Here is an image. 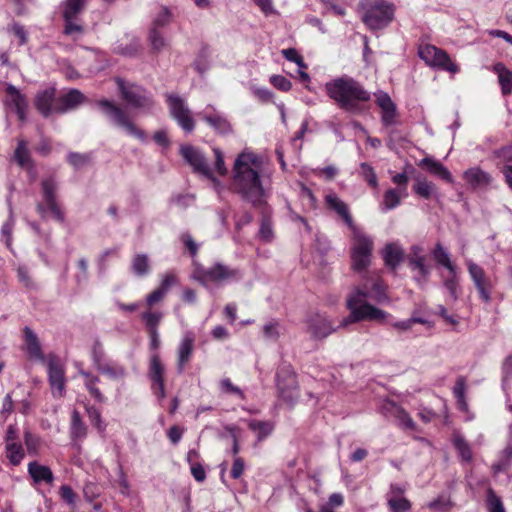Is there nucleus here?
<instances>
[{"mask_svg":"<svg viewBox=\"0 0 512 512\" xmlns=\"http://www.w3.org/2000/svg\"><path fill=\"white\" fill-rule=\"evenodd\" d=\"M147 376L151 385L165 383V367L161 362L159 353L150 355Z\"/></svg>","mask_w":512,"mask_h":512,"instance_id":"30","label":"nucleus"},{"mask_svg":"<svg viewBox=\"0 0 512 512\" xmlns=\"http://www.w3.org/2000/svg\"><path fill=\"white\" fill-rule=\"evenodd\" d=\"M221 390L228 394H234L239 396L241 399H245L243 391L232 383L229 378L222 379L220 382Z\"/></svg>","mask_w":512,"mask_h":512,"instance_id":"61","label":"nucleus"},{"mask_svg":"<svg viewBox=\"0 0 512 512\" xmlns=\"http://www.w3.org/2000/svg\"><path fill=\"white\" fill-rule=\"evenodd\" d=\"M373 239L354 226V271H363L371 264Z\"/></svg>","mask_w":512,"mask_h":512,"instance_id":"14","label":"nucleus"},{"mask_svg":"<svg viewBox=\"0 0 512 512\" xmlns=\"http://www.w3.org/2000/svg\"><path fill=\"white\" fill-rule=\"evenodd\" d=\"M376 103L381 108V122L383 126L390 127L395 125L397 123L398 112L391 97L387 93L381 92L376 95Z\"/></svg>","mask_w":512,"mask_h":512,"instance_id":"24","label":"nucleus"},{"mask_svg":"<svg viewBox=\"0 0 512 512\" xmlns=\"http://www.w3.org/2000/svg\"><path fill=\"white\" fill-rule=\"evenodd\" d=\"M178 282V279L174 273H166L162 280L160 285L157 287L164 295L168 293L170 288L174 285H176Z\"/></svg>","mask_w":512,"mask_h":512,"instance_id":"64","label":"nucleus"},{"mask_svg":"<svg viewBox=\"0 0 512 512\" xmlns=\"http://www.w3.org/2000/svg\"><path fill=\"white\" fill-rule=\"evenodd\" d=\"M387 286L378 273L367 278L361 287H354V295L369 298L377 303H383L388 300L386 293Z\"/></svg>","mask_w":512,"mask_h":512,"instance_id":"15","label":"nucleus"},{"mask_svg":"<svg viewBox=\"0 0 512 512\" xmlns=\"http://www.w3.org/2000/svg\"><path fill=\"white\" fill-rule=\"evenodd\" d=\"M406 487L392 483L386 494L387 507L389 512H410L411 501L405 497Z\"/></svg>","mask_w":512,"mask_h":512,"instance_id":"18","label":"nucleus"},{"mask_svg":"<svg viewBox=\"0 0 512 512\" xmlns=\"http://www.w3.org/2000/svg\"><path fill=\"white\" fill-rule=\"evenodd\" d=\"M151 269L149 257L146 254H136L131 260V271L138 277L149 274Z\"/></svg>","mask_w":512,"mask_h":512,"instance_id":"41","label":"nucleus"},{"mask_svg":"<svg viewBox=\"0 0 512 512\" xmlns=\"http://www.w3.org/2000/svg\"><path fill=\"white\" fill-rule=\"evenodd\" d=\"M308 333L313 339H324L336 331L332 323L323 315L316 313L310 316L307 321Z\"/></svg>","mask_w":512,"mask_h":512,"instance_id":"21","label":"nucleus"},{"mask_svg":"<svg viewBox=\"0 0 512 512\" xmlns=\"http://www.w3.org/2000/svg\"><path fill=\"white\" fill-rule=\"evenodd\" d=\"M398 421L399 424L407 430L415 431L416 430V424L409 415V413L402 407L399 408V410L396 412V414L393 416Z\"/></svg>","mask_w":512,"mask_h":512,"instance_id":"54","label":"nucleus"},{"mask_svg":"<svg viewBox=\"0 0 512 512\" xmlns=\"http://www.w3.org/2000/svg\"><path fill=\"white\" fill-rule=\"evenodd\" d=\"M66 160L74 169H80L90 164L91 153L70 152L68 153Z\"/></svg>","mask_w":512,"mask_h":512,"instance_id":"50","label":"nucleus"},{"mask_svg":"<svg viewBox=\"0 0 512 512\" xmlns=\"http://www.w3.org/2000/svg\"><path fill=\"white\" fill-rule=\"evenodd\" d=\"M493 71L498 76L502 94L504 96L510 95L512 93V71L501 62L493 66Z\"/></svg>","mask_w":512,"mask_h":512,"instance_id":"35","label":"nucleus"},{"mask_svg":"<svg viewBox=\"0 0 512 512\" xmlns=\"http://www.w3.org/2000/svg\"><path fill=\"white\" fill-rule=\"evenodd\" d=\"M84 94L75 88L69 89L66 93L57 97L55 103V114H64L68 111L76 109L79 105L84 103Z\"/></svg>","mask_w":512,"mask_h":512,"instance_id":"23","label":"nucleus"},{"mask_svg":"<svg viewBox=\"0 0 512 512\" xmlns=\"http://www.w3.org/2000/svg\"><path fill=\"white\" fill-rule=\"evenodd\" d=\"M464 179L473 188L488 185L491 181L490 175L478 167L465 171Z\"/></svg>","mask_w":512,"mask_h":512,"instance_id":"38","label":"nucleus"},{"mask_svg":"<svg viewBox=\"0 0 512 512\" xmlns=\"http://www.w3.org/2000/svg\"><path fill=\"white\" fill-rule=\"evenodd\" d=\"M92 361L96 367L99 368V365H103L105 361V352L103 350L102 344L99 341H96L92 347Z\"/></svg>","mask_w":512,"mask_h":512,"instance_id":"60","label":"nucleus"},{"mask_svg":"<svg viewBox=\"0 0 512 512\" xmlns=\"http://www.w3.org/2000/svg\"><path fill=\"white\" fill-rule=\"evenodd\" d=\"M46 365L52 395L54 398H61L66 390L65 367L54 353L48 354Z\"/></svg>","mask_w":512,"mask_h":512,"instance_id":"13","label":"nucleus"},{"mask_svg":"<svg viewBox=\"0 0 512 512\" xmlns=\"http://www.w3.org/2000/svg\"><path fill=\"white\" fill-rule=\"evenodd\" d=\"M163 319V314L157 311H145L141 314V320L145 324V328L149 337V348L153 353H158L161 341L158 332L159 325Z\"/></svg>","mask_w":512,"mask_h":512,"instance_id":"17","label":"nucleus"},{"mask_svg":"<svg viewBox=\"0 0 512 512\" xmlns=\"http://www.w3.org/2000/svg\"><path fill=\"white\" fill-rule=\"evenodd\" d=\"M381 256L385 267L391 272H396L399 265L403 262L405 254L400 245L391 242L384 246Z\"/></svg>","mask_w":512,"mask_h":512,"instance_id":"25","label":"nucleus"},{"mask_svg":"<svg viewBox=\"0 0 512 512\" xmlns=\"http://www.w3.org/2000/svg\"><path fill=\"white\" fill-rule=\"evenodd\" d=\"M57 188L54 176L46 177L41 181L42 201L36 204V211L43 220L52 218L58 223H63L65 212L57 200Z\"/></svg>","mask_w":512,"mask_h":512,"instance_id":"3","label":"nucleus"},{"mask_svg":"<svg viewBox=\"0 0 512 512\" xmlns=\"http://www.w3.org/2000/svg\"><path fill=\"white\" fill-rule=\"evenodd\" d=\"M80 375L84 377V386L89 394L99 403L106 402L107 398L97 386L100 383V378L84 370L80 371Z\"/></svg>","mask_w":512,"mask_h":512,"instance_id":"34","label":"nucleus"},{"mask_svg":"<svg viewBox=\"0 0 512 512\" xmlns=\"http://www.w3.org/2000/svg\"><path fill=\"white\" fill-rule=\"evenodd\" d=\"M96 104L114 125L125 129L129 135L138 139L143 140L145 138L144 131L133 123L127 112L119 105L108 99H101Z\"/></svg>","mask_w":512,"mask_h":512,"instance_id":"5","label":"nucleus"},{"mask_svg":"<svg viewBox=\"0 0 512 512\" xmlns=\"http://www.w3.org/2000/svg\"><path fill=\"white\" fill-rule=\"evenodd\" d=\"M180 152L182 157L187 163H189V165L193 167L195 172L204 175L206 178L215 183H218V180L214 176L205 157L197 148L191 145H186L181 147Z\"/></svg>","mask_w":512,"mask_h":512,"instance_id":"16","label":"nucleus"},{"mask_svg":"<svg viewBox=\"0 0 512 512\" xmlns=\"http://www.w3.org/2000/svg\"><path fill=\"white\" fill-rule=\"evenodd\" d=\"M88 427L83 421L78 410L74 409L71 413L69 435L72 442L83 441L87 436Z\"/></svg>","mask_w":512,"mask_h":512,"instance_id":"32","label":"nucleus"},{"mask_svg":"<svg viewBox=\"0 0 512 512\" xmlns=\"http://www.w3.org/2000/svg\"><path fill=\"white\" fill-rule=\"evenodd\" d=\"M97 370L103 375H106L114 380L124 378L126 375V370L122 365L111 361H106L103 365H99Z\"/></svg>","mask_w":512,"mask_h":512,"instance_id":"46","label":"nucleus"},{"mask_svg":"<svg viewBox=\"0 0 512 512\" xmlns=\"http://www.w3.org/2000/svg\"><path fill=\"white\" fill-rule=\"evenodd\" d=\"M6 93L9 97V102L13 105L14 110H20L21 107H27L26 97L14 86L9 84L6 87Z\"/></svg>","mask_w":512,"mask_h":512,"instance_id":"47","label":"nucleus"},{"mask_svg":"<svg viewBox=\"0 0 512 512\" xmlns=\"http://www.w3.org/2000/svg\"><path fill=\"white\" fill-rule=\"evenodd\" d=\"M466 266L480 300L484 303H490L497 285V278L488 275L482 266L472 260H467Z\"/></svg>","mask_w":512,"mask_h":512,"instance_id":"8","label":"nucleus"},{"mask_svg":"<svg viewBox=\"0 0 512 512\" xmlns=\"http://www.w3.org/2000/svg\"><path fill=\"white\" fill-rule=\"evenodd\" d=\"M121 98L134 108H151L154 105L152 95L142 86L115 78Z\"/></svg>","mask_w":512,"mask_h":512,"instance_id":"7","label":"nucleus"},{"mask_svg":"<svg viewBox=\"0 0 512 512\" xmlns=\"http://www.w3.org/2000/svg\"><path fill=\"white\" fill-rule=\"evenodd\" d=\"M452 443L463 461H472L473 453L471 447L462 435L454 434L452 437Z\"/></svg>","mask_w":512,"mask_h":512,"instance_id":"43","label":"nucleus"},{"mask_svg":"<svg viewBox=\"0 0 512 512\" xmlns=\"http://www.w3.org/2000/svg\"><path fill=\"white\" fill-rule=\"evenodd\" d=\"M14 412V401L11 393H7L3 398L0 415L6 420Z\"/></svg>","mask_w":512,"mask_h":512,"instance_id":"63","label":"nucleus"},{"mask_svg":"<svg viewBox=\"0 0 512 512\" xmlns=\"http://www.w3.org/2000/svg\"><path fill=\"white\" fill-rule=\"evenodd\" d=\"M28 474L35 484L45 483L52 485L54 482V474L49 466L42 465L37 461L28 464Z\"/></svg>","mask_w":512,"mask_h":512,"instance_id":"28","label":"nucleus"},{"mask_svg":"<svg viewBox=\"0 0 512 512\" xmlns=\"http://www.w3.org/2000/svg\"><path fill=\"white\" fill-rule=\"evenodd\" d=\"M329 98L342 110H352V79L338 77L325 84Z\"/></svg>","mask_w":512,"mask_h":512,"instance_id":"9","label":"nucleus"},{"mask_svg":"<svg viewBox=\"0 0 512 512\" xmlns=\"http://www.w3.org/2000/svg\"><path fill=\"white\" fill-rule=\"evenodd\" d=\"M412 254L408 257V266L411 270H417L422 278H427L430 274V267L426 264V256L422 254V248L413 246Z\"/></svg>","mask_w":512,"mask_h":512,"instance_id":"31","label":"nucleus"},{"mask_svg":"<svg viewBox=\"0 0 512 512\" xmlns=\"http://www.w3.org/2000/svg\"><path fill=\"white\" fill-rule=\"evenodd\" d=\"M383 204L387 210L394 209L400 204V196L395 189H388L384 193Z\"/></svg>","mask_w":512,"mask_h":512,"instance_id":"58","label":"nucleus"},{"mask_svg":"<svg viewBox=\"0 0 512 512\" xmlns=\"http://www.w3.org/2000/svg\"><path fill=\"white\" fill-rule=\"evenodd\" d=\"M487 508L489 512H505L502 500L492 488L487 489Z\"/></svg>","mask_w":512,"mask_h":512,"instance_id":"51","label":"nucleus"},{"mask_svg":"<svg viewBox=\"0 0 512 512\" xmlns=\"http://www.w3.org/2000/svg\"><path fill=\"white\" fill-rule=\"evenodd\" d=\"M195 337L191 333L185 334L177 348V371L182 373L190 362L194 351Z\"/></svg>","mask_w":512,"mask_h":512,"instance_id":"26","label":"nucleus"},{"mask_svg":"<svg viewBox=\"0 0 512 512\" xmlns=\"http://www.w3.org/2000/svg\"><path fill=\"white\" fill-rule=\"evenodd\" d=\"M270 83L278 90L288 92L292 88L291 81L282 75H272Z\"/></svg>","mask_w":512,"mask_h":512,"instance_id":"59","label":"nucleus"},{"mask_svg":"<svg viewBox=\"0 0 512 512\" xmlns=\"http://www.w3.org/2000/svg\"><path fill=\"white\" fill-rule=\"evenodd\" d=\"M255 208L258 209L261 214L259 237L264 242H271L274 236L272 229L271 209L268 203H266L263 207Z\"/></svg>","mask_w":512,"mask_h":512,"instance_id":"33","label":"nucleus"},{"mask_svg":"<svg viewBox=\"0 0 512 512\" xmlns=\"http://www.w3.org/2000/svg\"><path fill=\"white\" fill-rule=\"evenodd\" d=\"M86 411L91 424L99 431L103 432L106 425L102 421L101 413L95 406H87Z\"/></svg>","mask_w":512,"mask_h":512,"instance_id":"53","label":"nucleus"},{"mask_svg":"<svg viewBox=\"0 0 512 512\" xmlns=\"http://www.w3.org/2000/svg\"><path fill=\"white\" fill-rule=\"evenodd\" d=\"M451 498L447 495H439L436 499L427 504V508L435 512H449L453 507Z\"/></svg>","mask_w":512,"mask_h":512,"instance_id":"48","label":"nucleus"},{"mask_svg":"<svg viewBox=\"0 0 512 512\" xmlns=\"http://www.w3.org/2000/svg\"><path fill=\"white\" fill-rule=\"evenodd\" d=\"M203 120L211 126L216 133L228 134L232 131L230 122L221 114H203Z\"/></svg>","mask_w":512,"mask_h":512,"instance_id":"37","label":"nucleus"},{"mask_svg":"<svg viewBox=\"0 0 512 512\" xmlns=\"http://www.w3.org/2000/svg\"><path fill=\"white\" fill-rule=\"evenodd\" d=\"M466 378L464 376H459L456 379L455 385L453 387V395L456 398L457 408L461 412L467 413L469 411V406L466 400Z\"/></svg>","mask_w":512,"mask_h":512,"instance_id":"39","label":"nucleus"},{"mask_svg":"<svg viewBox=\"0 0 512 512\" xmlns=\"http://www.w3.org/2000/svg\"><path fill=\"white\" fill-rule=\"evenodd\" d=\"M388 316V312L377 308L368 302L357 304L354 300V323L361 321H372L379 324H384Z\"/></svg>","mask_w":512,"mask_h":512,"instance_id":"19","label":"nucleus"},{"mask_svg":"<svg viewBox=\"0 0 512 512\" xmlns=\"http://www.w3.org/2000/svg\"><path fill=\"white\" fill-rule=\"evenodd\" d=\"M149 40L152 49L156 52H159L165 46V40L160 34L159 30L151 29L149 32Z\"/></svg>","mask_w":512,"mask_h":512,"instance_id":"62","label":"nucleus"},{"mask_svg":"<svg viewBox=\"0 0 512 512\" xmlns=\"http://www.w3.org/2000/svg\"><path fill=\"white\" fill-rule=\"evenodd\" d=\"M248 428L257 433V440L261 442L273 432L275 425L272 421L252 419L248 422Z\"/></svg>","mask_w":512,"mask_h":512,"instance_id":"40","label":"nucleus"},{"mask_svg":"<svg viewBox=\"0 0 512 512\" xmlns=\"http://www.w3.org/2000/svg\"><path fill=\"white\" fill-rule=\"evenodd\" d=\"M415 194L428 200L432 197L433 192L436 190V186L426 178L417 177L416 183L412 187Z\"/></svg>","mask_w":512,"mask_h":512,"instance_id":"45","label":"nucleus"},{"mask_svg":"<svg viewBox=\"0 0 512 512\" xmlns=\"http://www.w3.org/2000/svg\"><path fill=\"white\" fill-rule=\"evenodd\" d=\"M23 438L28 453L30 455H37L42 444L41 438L30 430L24 431Z\"/></svg>","mask_w":512,"mask_h":512,"instance_id":"49","label":"nucleus"},{"mask_svg":"<svg viewBox=\"0 0 512 512\" xmlns=\"http://www.w3.org/2000/svg\"><path fill=\"white\" fill-rule=\"evenodd\" d=\"M23 338L29 358L42 363L47 362L37 335L28 326L23 329Z\"/></svg>","mask_w":512,"mask_h":512,"instance_id":"27","label":"nucleus"},{"mask_svg":"<svg viewBox=\"0 0 512 512\" xmlns=\"http://www.w3.org/2000/svg\"><path fill=\"white\" fill-rule=\"evenodd\" d=\"M6 458L13 466H18L25 457V451L20 442L5 445Z\"/></svg>","mask_w":512,"mask_h":512,"instance_id":"44","label":"nucleus"},{"mask_svg":"<svg viewBox=\"0 0 512 512\" xmlns=\"http://www.w3.org/2000/svg\"><path fill=\"white\" fill-rule=\"evenodd\" d=\"M261 159L250 152H242L235 159L231 190L252 207H263L267 203L268 192L260 174Z\"/></svg>","mask_w":512,"mask_h":512,"instance_id":"1","label":"nucleus"},{"mask_svg":"<svg viewBox=\"0 0 512 512\" xmlns=\"http://www.w3.org/2000/svg\"><path fill=\"white\" fill-rule=\"evenodd\" d=\"M325 207L333 212L337 218L352 228V217L348 205L334 192H329L324 197Z\"/></svg>","mask_w":512,"mask_h":512,"instance_id":"22","label":"nucleus"},{"mask_svg":"<svg viewBox=\"0 0 512 512\" xmlns=\"http://www.w3.org/2000/svg\"><path fill=\"white\" fill-rule=\"evenodd\" d=\"M86 3L87 0H64L62 3L63 33L65 35L72 36L84 33V26L78 16L85 9Z\"/></svg>","mask_w":512,"mask_h":512,"instance_id":"10","label":"nucleus"},{"mask_svg":"<svg viewBox=\"0 0 512 512\" xmlns=\"http://www.w3.org/2000/svg\"><path fill=\"white\" fill-rule=\"evenodd\" d=\"M242 277L241 271L231 268L221 263H216L212 267L205 268L201 264H195L192 278L206 286L209 283H220L238 280Z\"/></svg>","mask_w":512,"mask_h":512,"instance_id":"4","label":"nucleus"},{"mask_svg":"<svg viewBox=\"0 0 512 512\" xmlns=\"http://www.w3.org/2000/svg\"><path fill=\"white\" fill-rule=\"evenodd\" d=\"M360 175L363 177V179L367 182V184L370 187L377 188L378 179L373 167H371L367 163H362L360 165Z\"/></svg>","mask_w":512,"mask_h":512,"instance_id":"52","label":"nucleus"},{"mask_svg":"<svg viewBox=\"0 0 512 512\" xmlns=\"http://www.w3.org/2000/svg\"><path fill=\"white\" fill-rule=\"evenodd\" d=\"M276 376L279 397L287 404L293 405L299 397V386L291 365L281 366Z\"/></svg>","mask_w":512,"mask_h":512,"instance_id":"11","label":"nucleus"},{"mask_svg":"<svg viewBox=\"0 0 512 512\" xmlns=\"http://www.w3.org/2000/svg\"><path fill=\"white\" fill-rule=\"evenodd\" d=\"M432 256L434 260L441 266L445 267L449 273H454V269H457L456 265L451 261L448 252L442 246L440 242L436 243L433 250Z\"/></svg>","mask_w":512,"mask_h":512,"instance_id":"42","label":"nucleus"},{"mask_svg":"<svg viewBox=\"0 0 512 512\" xmlns=\"http://www.w3.org/2000/svg\"><path fill=\"white\" fill-rule=\"evenodd\" d=\"M59 496L61 500L68 504L70 507H74L76 505L78 496L69 485L64 484L60 486Z\"/></svg>","mask_w":512,"mask_h":512,"instance_id":"56","label":"nucleus"},{"mask_svg":"<svg viewBox=\"0 0 512 512\" xmlns=\"http://www.w3.org/2000/svg\"><path fill=\"white\" fill-rule=\"evenodd\" d=\"M172 14L167 7H162L160 13L156 16L153 21L151 29L159 30L162 27L168 25L171 21Z\"/></svg>","mask_w":512,"mask_h":512,"instance_id":"57","label":"nucleus"},{"mask_svg":"<svg viewBox=\"0 0 512 512\" xmlns=\"http://www.w3.org/2000/svg\"><path fill=\"white\" fill-rule=\"evenodd\" d=\"M444 287L448 290L450 296L457 300L459 287L457 269H454V273H449V276L444 280Z\"/></svg>","mask_w":512,"mask_h":512,"instance_id":"55","label":"nucleus"},{"mask_svg":"<svg viewBox=\"0 0 512 512\" xmlns=\"http://www.w3.org/2000/svg\"><path fill=\"white\" fill-rule=\"evenodd\" d=\"M418 166L428 171L430 174L437 176L447 183H453V176L450 171L438 160L432 157L421 159Z\"/></svg>","mask_w":512,"mask_h":512,"instance_id":"29","label":"nucleus"},{"mask_svg":"<svg viewBox=\"0 0 512 512\" xmlns=\"http://www.w3.org/2000/svg\"><path fill=\"white\" fill-rule=\"evenodd\" d=\"M13 160L21 167L32 169L34 162L25 140H19L13 154Z\"/></svg>","mask_w":512,"mask_h":512,"instance_id":"36","label":"nucleus"},{"mask_svg":"<svg viewBox=\"0 0 512 512\" xmlns=\"http://www.w3.org/2000/svg\"><path fill=\"white\" fill-rule=\"evenodd\" d=\"M166 103L170 116L183 131L191 133L195 129V121L185 100L176 94H166Z\"/></svg>","mask_w":512,"mask_h":512,"instance_id":"12","label":"nucleus"},{"mask_svg":"<svg viewBox=\"0 0 512 512\" xmlns=\"http://www.w3.org/2000/svg\"><path fill=\"white\" fill-rule=\"evenodd\" d=\"M395 10L388 0H360L357 8L361 21L372 32L387 28L394 21Z\"/></svg>","mask_w":512,"mask_h":512,"instance_id":"2","label":"nucleus"},{"mask_svg":"<svg viewBox=\"0 0 512 512\" xmlns=\"http://www.w3.org/2000/svg\"><path fill=\"white\" fill-rule=\"evenodd\" d=\"M418 56L431 68L453 74L459 71L458 65L452 61L449 54L445 50L434 45H420L418 48Z\"/></svg>","mask_w":512,"mask_h":512,"instance_id":"6","label":"nucleus"},{"mask_svg":"<svg viewBox=\"0 0 512 512\" xmlns=\"http://www.w3.org/2000/svg\"><path fill=\"white\" fill-rule=\"evenodd\" d=\"M57 102V90L55 87H47L39 90L34 98L36 110L44 117L48 118L55 114V103Z\"/></svg>","mask_w":512,"mask_h":512,"instance_id":"20","label":"nucleus"}]
</instances>
